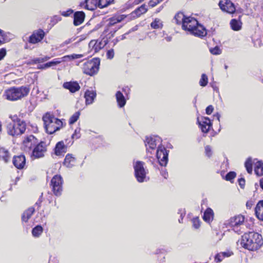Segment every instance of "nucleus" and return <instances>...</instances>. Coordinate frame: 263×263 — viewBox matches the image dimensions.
I'll return each instance as SVG.
<instances>
[{
  "mask_svg": "<svg viewBox=\"0 0 263 263\" xmlns=\"http://www.w3.org/2000/svg\"><path fill=\"white\" fill-rule=\"evenodd\" d=\"M100 64V61L98 58H93L83 63V71L86 74L92 76L98 72Z\"/></svg>",
  "mask_w": 263,
  "mask_h": 263,
  "instance_id": "7",
  "label": "nucleus"
},
{
  "mask_svg": "<svg viewBox=\"0 0 263 263\" xmlns=\"http://www.w3.org/2000/svg\"><path fill=\"white\" fill-rule=\"evenodd\" d=\"M80 115L79 111L76 112L69 119V124H72L74 123L78 120Z\"/></svg>",
  "mask_w": 263,
  "mask_h": 263,
  "instance_id": "39",
  "label": "nucleus"
},
{
  "mask_svg": "<svg viewBox=\"0 0 263 263\" xmlns=\"http://www.w3.org/2000/svg\"><path fill=\"white\" fill-rule=\"evenodd\" d=\"M43 120L46 132L49 134L54 133L63 126L62 120L48 113L46 114L43 117Z\"/></svg>",
  "mask_w": 263,
  "mask_h": 263,
  "instance_id": "3",
  "label": "nucleus"
},
{
  "mask_svg": "<svg viewBox=\"0 0 263 263\" xmlns=\"http://www.w3.org/2000/svg\"><path fill=\"white\" fill-rule=\"evenodd\" d=\"M6 54V50L5 48L0 49V61L2 60Z\"/></svg>",
  "mask_w": 263,
  "mask_h": 263,
  "instance_id": "51",
  "label": "nucleus"
},
{
  "mask_svg": "<svg viewBox=\"0 0 263 263\" xmlns=\"http://www.w3.org/2000/svg\"><path fill=\"white\" fill-rule=\"evenodd\" d=\"M13 163L17 168H23L26 164L25 157L23 155L14 156L13 158Z\"/></svg>",
  "mask_w": 263,
  "mask_h": 263,
  "instance_id": "20",
  "label": "nucleus"
},
{
  "mask_svg": "<svg viewBox=\"0 0 263 263\" xmlns=\"http://www.w3.org/2000/svg\"><path fill=\"white\" fill-rule=\"evenodd\" d=\"M210 50L212 54H215V55L219 54L221 53V50L217 46H216L213 48L210 49Z\"/></svg>",
  "mask_w": 263,
  "mask_h": 263,
  "instance_id": "43",
  "label": "nucleus"
},
{
  "mask_svg": "<svg viewBox=\"0 0 263 263\" xmlns=\"http://www.w3.org/2000/svg\"><path fill=\"white\" fill-rule=\"evenodd\" d=\"M37 143L36 138L33 135L27 136L23 141V145L26 148V151L31 149L34 147Z\"/></svg>",
  "mask_w": 263,
  "mask_h": 263,
  "instance_id": "19",
  "label": "nucleus"
},
{
  "mask_svg": "<svg viewBox=\"0 0 263 263\" xmlns=\"http://www.w3.org/2000/svg\"><path fill=\"white\" fill-rule=\"evenodd\" d=\"M157 157L161 166H166L168 161V152L162 146H159L157 151Z\"/></svg>",
  "mask_w": 263,
  "mask_h": 263,
  "instance_id": "12",
  "label": "nucleus"
},
{
  "mask_svg": "<svg viewBox=\"0 0 263 263\" xmlns=\"http://www.w3.org/2000/svg\"><path fill=\"white\" fill-rule=\"evenodd\" d=\"M205 154L208 157H210L211 156V155L212 154V152L211 148L210 146L207 145L205 147Z\"/></svg>",
  "mask_w": 263,
  "mask_h": 263,
  "instance_id": "47",
  "label": "nucleus"
},
{
  "mask_svg": "<svg viewBox=\"0 0 263 263\" xmlns=\"http://www.w3.org/2000/svg\"><path fill=\"white\" fill-rule=\"evenodd\" d=\"M239 184L241 187H243L245 184V180L243 178H240L238 180Z\"/></svg>",
  "mask_w": 263,
  "mask_h": 263,
  "instance_id": "57",
  "label": "nucleus"
},
{
  "mask_svg": "<svg viewBox=\"0 0 263 263\" xmlns=\"http://www.w3.org/2000/svg\"><path fill=\"white\" fill-rule=\"evenodd\" d=\"M54 151L56 155L60 156L66 152L67 146L65 145L63 141H60L56 144Z\"/></svg>",
  "mask_w": 263,
  "mask_h": 263,
  "instance_id": "25",
  "label": "nucleus"
},
{
  "mask_svg": "<svg viewBox=\"0 0 263 263\" xmlns=\"http://www.w3.org/2000/svg\"><path fill=\"white\" fill-rule=\"evenodd\" d=\"M34 212L33 208H29L23 214L22 219L23 221L27 222Z\"/></svg>",
  "mask_w": 263,
  "mask_h": 263,
  "instance_id": "32",
  "label": "nucleus"
},
{
  "mask_svg": "<svg viewBox=\"0 0 263 263\" xmlns=\"http://www.w3.org/2000/svg\"><path fill=\"white\" fill-rule=\"evenodd\" d=\"M230 25L233 30L238 31L241 28L242 23L239 20L232 19L230 22Z\"/></svg>",
  "mask_w": 263,
  "mask_h": 263,
  "instance_id": "33",
  "label": "nucleus"
},
{
  "mask_svg": "<svg viewBox=\"0 0 263 263\" xmlns=\"http://www.w3.org/2000/svg\"><path fill=\"white\" fill-rule=\"evenodd\" d=\"M192 223L194 228L195 229H198L200 226V221L198 217L193 218Z\"/></svg>",
  "mask_w": 263,
  "mask_h": 263,
  "instance_id": "41",
  "label": "nucleus"
},
{
  "mask_svg": "<svg viewBox=\"0 0 263 263\" xmlns=\"http://www.w3.org/2000/svg\"><path fill=\"white\" fill-rule=\"evenodd\" d=\"M165 39H166V40L167 42H170V41H171V40H172V37H171V36H167V37H165Z\"/></svg>",
  "mask_w": 263,
  "mask_h": 263,
  "instance_id": "63",
  "label": "nucleus"
},
{
  "mask_svg": "<svg viewBox=\"0 0 263 263\" xmlns=\"http://www.w3.org/2000/svg\"><path fill=\"white\" fill-rule=\"evenodd\" d=\"M116 98L118 105L120 107H123L126 104V100L123 93L120 91H118L116 93Z\"/></svg>",
  "mask_w": 263,
  "mask_h": 263,
  "instance_id": "28",
  "label": "nucleus"
},
{
  "mask_svg": "<svg viewBox=\"0 0 263 263\" xmlns=\"http://www.w3.org/2000/svg\"><path fill=\"white\" fill-rule=\"evenodd\" d=\"M159 4L157 0H151L148 2V5L151 7H154Z\"/></svg>",
  "mask_w": 263,
  "mask_h": 263,
  "instance_id": "52",
  "label": "nucleus"
},
{
  "mask_svg": "<svg viewBox=\"0 0 263 263\" xmlns=\"http://www.w3.org/2000/svg\"><path fill=\"white\" fill-rule=\"evenodd\" d=\"M222 255H223L221 254V252L219 253H218L217 254H216V255L215 257V260L216 262L221 261L223 260V259L224 258V256H222Z\"/></svg>",
  "mask_w": 263,
  "mask_h": 263,
  "instance_id": "46",
  "label": "nucleus"
},
{
  "mask_svg": "<svg viewBox=\"0 0 263 263\" xmlns=\"http://www.w3.org/2000/svg\"><path fill=\"white\" fill-rule=\"evenodd\" d=\"M186 17L182 12H178L175 15L174 20L176 24L182 25Z\"/></svg>",
  "mask_w": 263,
  "mask_h": 263,
  "instance_id": "35",
  "label": "nucleus"
},
{
  "mask_svg": "<svg viewBox=\"0 0 263 263\" xmlns=\"http://www.w3.org/2000/svg\"><path fill=\"white\" fill-rule=\"evenodd\" d=\"M26 127L25 122L22 120L10 122L7 125V133L12 136L21 135L26 130Z\"/></svg>",
  "mask_w": 263,
  "mask_h": 263,
  "instance_id": "6",
  "label": "nucleus"
},
{
  "mask_svg": "<svg viewBox=\"0 0 263 263\" xmlns=\"http://www.w3.org/2000/svg\"><path fill=\"white\" fill-rule=\"evenodd\" d=\"M236 176V173L234 172H230L228 173L226 176V179L227 180L231 181Z\"/></svg>",
  "mask_w": 263,
  "mask_h": 263,
  "instance_id": "42",
  "label": "nucleus"
},
{
  "mask_svg": "<svg viewBox=\"0 0 263 263\" xmlns=\"http://www.w3.org/2000/svg\"><path fill=\"white\" fill-rule=\"evenodd\" d=\"M84 57L82 54H72L70 55H67L64 56L62 58V60H59L58 59H54V60L50 61L49 62L46 63L44 65H42L40 68L41 69H45L49 68L50 67L57 65L62 62H65L67 61H71L74 59H80Z\"/></svg>",
  "mask_w": 263,
  "mask_h": 263,
  "instance_id": "10",
  "label": "nucleus"
},
{
  "mask_svg": "<svg viewBox=\"0 0 263 263\" xmlns=\"http://www.w3.org/2000/svg\"><path fill=\"white\" fill-rule=\"evenodd\" d=\"M245 219L244 216L239 214L231 217L226 221L224 224L231 228L235 232L240 234L244 230Z\"/></svg>",
  "mask_w": 263,
  "mask_h": 263,
  "instance_id": "5",
  "label": "nucleus"
},
{
  "mask_svg": "<svg viewBox=\"0 0 263 263\" xmlns=\"http://www.w3.org/2000/svg\"><path fill=\"white\" fill-rule=\"evenodd\" d=\"M197 122L203 133H207L212 126V123L208 117L198 118Z\"/></svg>",
  "mask_w": 263,
  "mask_h": 263,
  "instance_id": "17",
  "label": "nucleus"
},
{
  "mask_svg": "<svg viewBox=\"0 0 263 263\" xmlns=\"http://www.w3.org/2000/svg\"><path fill=\"white\" fill-rule=\"evenodd\" d=\"M208 77L206 76V74H202L199 81L200 85L203 87L205 86L208 84Z\"/></svg>",
  "mask_w": 263,
  "mask_h": 263,
  "instance_id": "40",
  "label": "nucleus"
},
{
  "mask_svg": "<svg viewBox=\"0 0 263 263\" xmlns=\"http://www.w3.org/2000/svg\"><path fill=\"white\" fill-rule=\"evenodd\" d=\"M219 6L223 11L230 14L234 13L236 10L234 4L230 0H221L219 3Z\"/></svg>",
  "mask_w": 263,
  "mask_h": 263,
  "instance_id": "14",
  "label": "nucleus"
},
{
  "mask_svg": "<svg viewBox=\"0 0 263 263\" xmlns=\"http://www.w3.org/2000/svg\"><path fill=\"white\" fill-rule=\"evenodd\" d=\"M61 17L58 15H55L52 18V22L54 23H57L61 20Z\"/></svg>",
  "mask_w": 263,
  "mask_h": 263,
  "instance_id": "53",
  "label": "nucleus"
},
{
  "mask_svg": "<svg viewBox=\"0 0 263 263\" xmlns=\"http://www.w3.org/2000/svg\"><path fill=\"white\" fill-rule=\"evenodd\" d=\"M147 11V9L146 8V6L145 5H142L140 7L136 9L134 13H135L137 16H139L141 14L146 13Z\"/></svg>",
  "mask_w": 263,
  "mask_h": 263,
  "instance_id": "38",
  "label": "nucleus"
},
{
  "mask_svg": "<svg viewBox=\"0 0 263 263\" xmlns=\"http://www.w3.org/2000/svg\"><path fill=\"white\" fill-rule=\"evenodd\" d=\"M76 159L71 154H68L65 158L63 164L67 167L71 168L74 165Z\"/></svg>",
  "mask_w": 263,
  "mask_h": 263,
  "instance_id": "27",
  "label": "nucleus"
},
{
  "mask_svg": "<svg viewBox=\"0 0 263 263\" xmlns=\"http://www.w3.org/2000/svg\"><path fill=\"white\" fill-rule=\"evenodd\" d=\"M85 13L83 11H77L74 14L73 24L75 26L81 25L85 18Z\"/></svg>",
  "mask_w": 263,
  "mask_h": 263,
  "instance_id": "24",
  "label": "nucleus"
},
{
  "mask_svg": "<svg viewBox=\"0 0 263 263\" xmlns=\"http://www.w3.org/2000/svg\"><path fill=\"white\" fill-rule=\"evenodd\" d=\"M41 58L43 60V62L48 60L50 59V57H49L48 56H45V57Z\"/></svg>",
  "mask_w": 263,
  "mask_h": 263,
  "instance_id": "61",
  "label": "nucleus"
},
{
  "mask_svg": "<svg viewBox=\"0 0 263 263\" xmlns=\"http://www.w3.org/2000/svg\"><path fill=\"white\" fill-rule=\"evenodd\" d=\"M255 214L259 219L263 221V200L259 201L256 205Z\"/></svg>",
  "mask_w": 263,
  "mask_h": 263,
  "instance_id": "29",
  "label": "nucleus"
},
{
  "mask_svg": "<svg viewBox=\"0 0 263 263\" xmlns=\"http://www.w3.org/2000/svg\"><path fill=\"white\" fill-rule=\"evenodd\" d=\"M144 162L140 161H136L133 164L135 177L139 182H144L146 179L147 172L144 167Z\"/></svg>",
  "mask_w": 263,
  "mask_h": 263,
  "instance_id": "9",
  "label": "nucleus"
},
{
  "mask_svg": "<svg viewBox=\"0 0 263 263\" xmlns=\"http://www.w3.org/2000/svg\"><path fill=\"white\" fill-rule=\"evenodd\" d=\"M162 175L163 176L164 178H167V176H168V174L167 173H166L165 171H162Z\"/></svg>",
  "mask_w": 263,
  "mask_h": 263,
  "instance_id": "60",
  "label": "nucleus"
},
{
  "mask_svg": "<svg viewBox=\"0 0 263 263\" xmlns=\"http://www.w3.org/2000/svg\"><path fill=\"white\" fill-rule=\"evenodd\" d=\"M182 28L197 36H204L206 34L205 28L199 24L198 21L192 17H186L182 25Z\"/></svg>",
  "mask_w": 263,
  "mask_h": 263,
  "instance_id": "2",
  "label": "nucleus"
},
{
  "mask_svg": "<svg viewBox=\"0 0 263 263\" xmlns=\"http://www.w3.org/2000/svg\"><path fill=\"white\" fill-rule=\"evenodd\" d=\"M45 36V32L42 29H38L33 32L30 36L29 42L31 44H36L41 42Z\"/></svg>",
  "mask_w": 263,
  "mask_h": 263,
  "instance_id": "18",
  "label": "nucleus"
},
{
  "mask_svg": "<svg viewBox=\"0 0 263 263\" xmlns=\"http://www.w3.org/2000/svg\"><path fill=\"white\" fill-rule=\"evenodd\" d=\"M203 220L206 222L210 223L214 219V212L212 209L208 208L204 212Z\"/></svg>",
  "mask_w": 263,
  "mask_h": 263,
  "instance_id": "26",
  "label": "nucleus"
},
{
  "mask_svg": "<svg viewBox=\"0 0 263 263\" xmlns=\"http://www.w3.org/2000/svg\"><path fill=\"white\" fill-rule=\"evenodd\" d=\"M214 118L217 120L218 122H220V115L219 113H216L214 115Z\"/></svg>",
  "mask_w": 263,
  "mask_h": 263,
  "instance_id": "59",
  "label": "nucleus"
},
{
  "mask_svg": "<svg viewBox=\"0 0 263 263\" xmlns=\"http://www.w3.org/2000/svg\"><path fill=\"white\" fill-rule=\"evenodd\" d=\"M106 44V40H93L89 42L88 46L91 51H93L94 52H97L102 49Z\"/></svg>",
  "mask_w": 263,
  "mask_h": 263,
  "instance_id": "16",
  "label": "nucleus"
},
{
  "mask_svg": "<svg viewBox=\"0 0 263 263\" xmlns=\"http://www.w3.org/2000/svg\"><path fill=\"white\" fill-rule=\"evenodd\" d=\"M98 7L103 8L107 7L108 5L106 0H98Z\"/></svg>",
  "mask_w": 263,
  "mask_h": 263,
  "instance_id": "44",
  "label": "nucleus"
},
{
  "mask_svg": "<svg viewBox=\"0 0 263 263\" xmlns=\"http://www.w3.org/2000/svg\"><path fill=\"white\" fill-rule=\"evenodd\" d=\"M98 0H85V8L89 10H93L98 7Z\"/></svg>",
  "mask_w": 263,
  "mask_h": 263,
  "instance_id": "30",
  "label": "nucleus"
},
{
  "mask_svg": "<svg viewBox=\"0 0 263 263\" xmlns=\"http://www.w3.org/2000/svg\"><path fill=\"white\" fill-rule=\"evenodd\" d=\"M162 8H163V6L160 7V8H159L158 9H157L156 12L157 13L159 12L162 10Z\"/></svg>",
  "mask_w": 263,
  "mask_h": 263,
  "instance_id": "64",
  "label": "nucleus"
},
{
  "mask_svg": "<svg viewBox=\"0 0 263 263\" xmlns=\"http://www.w3.org/2000/svg\"><path fill=\"white\" fill-rule=\"evenodd\" d=\"M10 156L8 150L4 148H0V159L7 162L10 159Z\"/></svg>",
  "mask_w": 263,
  "mask_h": 263,
  "instance_id": "31",
  "label": "nucleus"
},
{
  "mask_svg": "<svg viewBox=\"0 0 263 263\" xmlns=\"http://www.w3.org/2000/svg\"><path fill=\"white\" fill-rule=\"evenodd\" d=\"M161 142L160 138L157 136L154 137H147L145 141L146 150L151 153V150H154L158 144Z\"/></svg>",
  "mask_w": 263,
  "mask_h": 263,
  "instance_id": "15",
  "label": "nucleus"
},
{
  "mask_svg": "<svg viewBox=\"0 0 263 263\" xmlns=\"http://www.w3.org/2000/svg\"><path fill=\"white\" fill-rule=\"evenodd\" d=\"M73 12V11L72 9H69L68 10H67L66 11L61 12V14L62 15L67 17V16H69L71 14H72Z\"/></svg>",
  "mask_w": 263,
  "mask_h": 263,
  "instance_id": "45",
  "label": "nucleus"
},
{
  "mask_svg": "<svg viewBox=\"0 0 263 263\" xmlns=\"http://www.w3.org/2000/svg\"><path fill=\"white\" fill-rule=\"evenodd\" d=\"M8 33L0 29V45L9 41Z\"/></svg>",
  "mask_w": 263,
  "mask_h": 263,
  "instance_id": "37",
  "label": "nucleus"
},
{
  "mask_svg": "<svg viewBox=\"0 0 263 263\" xmlns=\"http://www.w3.org/2000/svg\"><path fill=\"white\" fill-rule=\"evenodd\" d=\"M214 110V107L212 105L208 106L206 109V114L208 115H211Z\"/></svg>",
  "mask_w": 263,
  "mask_h": 263,
  "instance_id": "50",
  "label": "nucleus"
},
{
  "mask_svg": "<svg viewBox=\"0 0 263 263\" xmlns=\"http://www.w3.org/2000/svg\"><path fill=\"white\" fill-rule=\"evenodd\" d=\"M179 213H180V219H179V222L181 223L182 222V220H183V218L185 216V213L182 210H179Z\"/></svg>",
  "mask_w": 263,
  "mask_h": 263,
  "instance_id": "56",
  "label": "nucleus"
},
{
  "mask_svg": "<svg viewBox=\"0 0 263 263\" xmlns=\"http://www.w3.org/2000/svg\"><path fill=\"white\" fill-rule=\"evenodd\" d=\"M63 180L60 175H55L51 180V186L55 195H61L62 191Z\"/></svg>",
  "mask_w": 263,
  "mask_h": 263,
  "instance_id": "11",
  "label": "nucleus"
},
{
  "mask_svg": "<svg viewBox=\"0 0 263 263\" xmlns=\"http://www.w3.org/2000/svg\"><path fill=\"white\" fill-rule=\"evenodd\" d=\"M43 228L41 226H37L32 230V234L34 237H39L43 232Z\"/></svg>",
  "mask_w": 263,
  "mask_h": 263,
  "instance_id": "36",
  "label": "nucleus"
},
{
  "mask_svg": "<svg viewBox=\"0 0 263 263\" xmlns=\"http://www.w3.org/2000/svg\"><path fill=\"white\" fill-rule=\"evenodd\" d=\"M63 87L68 89L71 93H74L80 89V86L77 82H67L63 84Z\"/></svg>",
  "mask_w": 263,
  "mask_h": 263,
  "instance_id": "21",
  "label": "nucleus"
},
{
  "mask_svg": "<svg viewBox=\"0 0 263 263\" xmlns=\"http://www.w3.org/2000/svg\"><path fill=\"white\" fill-rule=\"evenodd\" d=\"M33 62L34 63H40L43 62V60L41 58H37L33 60Z\"/></svg>",
  "mask_w": 263,
  "mask_h": 263,
  "instance_id": "58",
  "label": "nucleus"
},
{
  "mask_svg": "<svg viewBox=\"0 0 263 263\" xmlns=\"http://www.w3.org/2000/svg\"><path fill=\"white\" fill-rule=\"evenodd\" d=\"M96 92L93 90H87L84 95L86 105L91 104L96 97Z\"/></svg>",
  "mask_w": 263,
  "mask_h": 263,
  "instance_id": "23",
  "label": "nucleus"
},
{
  "mask_svg": "<svg viewBox=\"0 0 263 263\" xmlns=\"http://www.w3.org/2000/svg\"><path fill=\"white\" fill-rule=\"evenodd\" d=\"M163 26L162 21L158 18H156L151 24V27L153 29H160L162 28Z\"/></svg>",
  "mask_w": 263,
  "mask_h": 263,
  "instance_id": "34",
  "label": "nucleus"
},
{
  "mask_svg": "<svg viewBox=\"0 0 263 263\" xmlns=\"http://www.w3.org/2000/svg\"><path fill=\"white\" fill-rule=\"evenodd\" d=\"M254 165V171L257 176L263 175V162L257 160V159H252L248 158L245 162V167L248 173L252 172V165Z\"/></svg>",
  "mask_w": 263,
  "mask_h": 263,
  "instance_id": "8",
  "label": "nucleus"
},
{
  "mask_svg": "<svg viewBox=\"0 0 263 263\" xmlns=\"http://www.w3.org/2000/svg\"><path fill=\"white\" fill-rule=\"evenodd\" d=\"M76 38L74 37H71L70 39H69L67 40H66L65 41H64L62 44H61V46L62 47H63L65 45H68L73 42H74L75 40H76Z\"/></svg>",
  "mask_w": 263,
  "mask_h": 263,
  "instance_id": "48",
  "label": "nucleus"
},
{
  "mask_svg": "<svg viewBox=\"0 0 263 263\" xmlns=\"http://www.w3.org/2000/svg\"><path fill=\"white\" fill-rule=\"evenodd\" d=\"M127 16V15L124 14L115 15L112 17L108 19V23L107 24V26L108 27L112 26L115 25L116 24L120 23L123 20H124Z\"/></svg>",
  "mask_w": 263,
  "mask_h": 263,
  "instance_id": "22",
  "label": "nucleus"
},
{
  "mask_svg": "<svg viewBox=\"0 0 263 263\" xmlns=\"http://www.w3.org/2000/svg\"><path fill=\"white\" fill-rule=\"evenodd\" d=\"M221 253L223 255L222 256H224V258L229 257V256H231L232 254H233L232 252H229V251L223 252H221Z\"/></svg>",
  "mask_w": 263,
  "mask_h": 263,
  "instance_id": "55",
  "label": "nucleus"
},
{
  "mask_svg": "<svg viewBox=\"0 0 263 263\" xmlns=\"http://www.w3.org/2000/svg\"><path fill=\"white\" fill-rule=\"evenodd\" d=\"M241 246L249 251H254L259 249L263 245L262 236L255 232L245 233L240 241Z\"/></svg>",
  "mask_w": 263,
  "mask_h": 263,
  "instance_id": "1",
  "label": "nucleus"
},
{
  "mask_svg": "<svg viewBox=\"0 0 263 263\" xmlns=\"http://www.w3.org/2000/svg\"><path fill=\"white\" fill-rule=\"evenodd\" d=\"M47 145L44 142H41L36 144L32 151V155L35 158H40L44 156L47 151Z\"/></svg>",
  "mask_w": 263,
  "mask_h": 263,
  "instance_id": "13",
  "label": "nucleus"
},
{
  "mask_svg": "<svg viewBox=\"0 0 263 263\" xmlns=\"http://www.w3.org/2000/svg\"><path fill=\"white\" fill-rule=\"evenodd\" d=\"M107 57L108 59H112L114 57V51L113 49L108 50L107 52Z\"/></svg>",
  "mask_w": 263,
  "mask_h": 263,
  "instance_id": "49",
  "label": "nucleus"
},
{
  "mask_svg": "<svg viewBox=\"0 0 263 263\" xmlns=\"http://www.w3.org/2000/svg\"><path fill=\"white\" fill-rule=\"evenodd\" d=\"M9 118L12 120V122H17V120H21V119H18L16 115H10Z\"/></svg>",
  "mask_w": 263,
  "mask_h": 263,
  "instance_id": "54",
  "label": "nucleus"
},
{
  "mask_svg": "<svg viewBox=\"0 0 263 263\" xmlns=\"http://www.w3.org/2000/svg\"><path fill=\"white\" fill-rule=\"evenodd\" d=\"M30 91L27 86L18 87H11L5 91V96L7 99L10 101H16L27 96Z\"/></svg>",
  "mask_w": 263,
  "mask_h": 263,
  "instance_id": "4",
  "label": "nucleus"
},
{
  "mask_svg": "<svg viewBox=\"0 0 263 263\" xmlns=\"http://www.w3.org/2000/svg\"><path fill=\"white\" fill-rule=\"evenodd\" d=\"M260 185L261 187L263 189V178L260 180Z\"/></svg>",
  "mask_w": 263,
  "mask_h": 263,
  "instance_id": "62",
  "label": "nucleus"
}]
</instances>
